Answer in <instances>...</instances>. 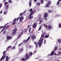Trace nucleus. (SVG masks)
Instances as JSON below:
<instances>
[{"mask_svg": "<svg viewBox=\"0 0 61 61\" xmlns=\"http://www.w3.org/2000/svg\"><path fill=\"white\" fill-rule=\"evenodd\" d=\"M6 25H7V24H6L5 25H4V26L3 28L1 30L0 33H2V32H3V31L5 29V30H6L8 28H9V27H10V26H9L8 25H7V26H6Z\"/></svg>", "mask_w": 61, "mask_h": 61, "instance_id": "1", "label": "nucleus"}, {"mask_svg": "<svg viewBox=\"0 0 61 61\" xmlns=\"http://www.w3.org/2000/svg\"><path fill=\"white\" fill-rule=\"evenodd\" d=\"M34 12H33L32 13H30V14L29 15V17L28 18L29 19H31L33 18V16L32 15H33V14H34Z\"/></svg>", "mask_w": 61, "mask_h": 61, "instance_id": "2", "label": "nucleus"}, {"mask_svg": "<svg viewBox=\"0 0 61 61\" xmlns=\"http://www.w3.org/2000/svg\"><path fill=\"white\" fill-rule=\"evenodd\" d=\"M25 57L26 60H28V58H30V57H29V55L27 54V53L25 54Z\"/></svg>", "mask_w": 61, "mask_h": 61, "instance_id": "3", "label": "nucleus"}, {"mask_svg": "<svg viewBox=\"0 0 61 61\" xmlns=\"http://www.w3.org/2000/svg\"><path fill=\"white\" fill-rule=\"evenodd\" d=\"M37 23H36V22H35L34 23L32 27L34 28H36V26H37Z\"/></svg>", "mask_w": 61, "mask_h": 61, "instance_id": "4", "label": "nucleus"}, {"mask_svg": "<svg viewBox=\"0 0 61 61\" xmlns=\"http://www.w3.org/2000/svg\"><path fill=\"white\" fill-rule=\"evenodd\" d=\"M6 56V54H4V55L3 56H2L1 58L0 61H2V60H3H3H4V58H5V57Z\"/></svg>", "mask_w": 61, "mask_h": 61, "instance_id": "5", "label": "nucleus"}, {"mask_svg": "<svg viewBox=\"0 0 61 61\" xmlns=\"http://www.w3.org/2000/svg\"><path fill=\"white\" fill-rule=\"evenodd\" d=\"M43 42H38L37 43L39 45V47H41V46H42V44Z\"/></svg>", "mask_w": 61, "mask_h": 61, "instance_id": "6", "label": "nucleus"}, {"mask_svg": "<svg viewBox=\"0 0 61 61\" xmlns=\"http://www.w3.org/2000/svg\"><path fill=\"white\" fill-rule=\"evenodd\" d=\"M29 39V38H28L26 40H24L23 42H22V44L23 43H25H25H26V42H27V41H28Z\"/></svg>", "mask_w": 61, "mask_h": 61, "instance_id": "7", "label": "nucleus"}, {"mask_svg": "<svg viewBox=\"0 0 61 61\" xmlns=\"http://www.w3.org/2000/svg\"><path fill=\"white\" fill-rule=\"evenodd\" d=\"M48 16V13L46 12L44 14V18H46V17H47Z\"/></svg>", "mask_w": 61, "mask_h": 61, "instance_id": "8", "label": "nucleus"}, {"mask_svg": "<svg viewBox=\"0 0 61 61\" xmlns=\"http://www.w3.org/2000/svg\"><path fill=\"white\" fill-rule=\"evenodd\" d=\"M24 19V17L21 16L20 18V23H21L23 21V20Z\"/></svg>", "mask_w": 61, "mask_h": 61, "instance_id": "9", "label": "nucleus"}, {"mask_svg": "<svg viewBox=\"0 0 61 61\" xmlns=\"http://www.w3.org/2000/svg\"><path fill=\"white\" fill-rule=\"evenodd\" d=\"M17 28H16L14 30H13V34H15V33H16V31H17Z\"/></svg>", "mask_w": 61, "mask_h": 61, "instance_id": "10", "label": "nucleus"}, {"mask_svg": "<svg viewBox=\"0 0 61 61\" xmlns=\"http://www.w3.org/2000/svg\"><path fill=\"white\" fill-rule=\"evenodd\" d=\"M29 11L31 12V13H33V12H34V14H35V12L36 11V10H34L33 11V10H32V9H30V10H29Z\"/></svg>", "mask_w": 61, "mask_h": 61, "instance_id": "11", "label": "nucleus"}, {"mask_svg": "<svg viewBox=\"0 0 61 61\" xmlns=\"http://www.w3.org/2000/svg\"><path fill=\"white\" fill-rule=\"evenodd\" d=\"M9 8V6L8 5L6 7H5V9L6 10V11H8V8Z\"/></svg>", "mask_w": 61, "mask_h": 61, "instance_id": "12", "label": "nucleus"}, {"mask_svg": "<svg viewBox=\"0 0 61 61\" xmlns=\"http://www.w3.org/2000/svg\"><path fill=\"white\" fill-rule=\"evenodd\" d=\"M54 53H55V51H52L50 55V56H53V55H54Z\"/></svg>", "mask_w": 61, "mask_h": 61, "instance_id": "13", "label": "nucleus"}, {"mask_svg": "<svg viewBox=\"0 0 61 61\" xmlns=\"http://www.w3.org/2000/svg\"><path fill=\"white\" fill-rule=\"evenodd\" d=\"M31 1H32V0H30V2L29 3V7H31V5H32Z\"/></svg>", "mask_w": 61, "mask_h": 61, "instance_id": "14", "label": "nucleus"}, {"mask_svg": "<svg viewBox=\"0 0 61 61\" xmlns=\"http://www.w3.org/2000/svg\"><path fill=\"white\" fill-rule=\"evenodd\" d=\"M24 50V49H23V48H21L20 50V51H19V53H22L23 51Z\"/></svg>", "mask_w": 61, "mask_h": 61, "instance_id": "15", "label": "nucleus"}, {"mask_svg": "<svg viewBox=\"0 0 61 61\" xmlns=\"http://www.w3.org/2000/svg\"><path fill=\"white\" fill-rule=\"evenodd\" d=\"M41 4V3H40V2H36V5H38V6H40Z\"/></svg>", "mask_w": 61, "mask_h": 61, "instance_id": "16", "label": "nucleus"}, {"mask_svg": "<svg viewBox=\"0 0 61 61\" xmlns=\"http://www.w3.org/2000/svg\"><path fill=\"white\" fill-rule=\"evenodd\" d=\"M36 36L35 35H33L31 37V38H36Z\"/></svg>", "mask_w": 61, "mask_h": 61, "instance_id": "17", "label": "nucleus"}, {"mask_svg": "<svg viewBox=\"0 0 61 61\" xmlns=\"http://www.w3.org/2000/svg\"><path fill=\"white\" fill-rule=\"evenodd\" d=\"M49 7V4L46 3V5L45 7Z\"/></svg>", "mask_w": 61, "mask_h": 61, "instance_id": "18", "label": "nucleus"}, {"mask_svg": "<svg viewBox=\"0 0 61 61\" xmlns=\"http://www.w3.org/2000/svg\"><path fill=\"white\" fill-rule=\"evenodd\" d=\"M43 0H40V2L41 4H44V1H43Z\"/></svg>", "mask_w": 61, "mask_h": 61, "instance_id": "19", "label": "nucleus"}, {"mask_svg": "<svg viewBox=\"0 0 61 61\" xmlns=\"http://www.w3.org/2000/svg\"><path fill=\"white\" fill-rule=\"evenodd\" d=\"M43 40H44V39H40L39 40V42H42V41H43Z\"/></svg>", "mask_w": 61, "mask_h": 61, "instance_id": "20", "label": "nucleus"}, {"mask_svg": "<svg viewBox=\"0 0 61 61\" xmlns=\"http://www.w3.org/2000/svg\"><path fill=\"white\" fill-rule=\"evenodd\" d=\"M48 12L49 13H52V10H49L48 11Z\"/></svg>", "mask_w": 61, "mask_h": 61, "instance_id": "21", "label": "nucleus"}, {"mask_svg": "<svg viewBox=\"0 0 61 61\" xmlns=\"http://www.w3.org/2000/svg\"><path fill=\"white\" fill-rule=\"evenodd\" d=\"M43 20H40L39 23V25H40L41 23H42L43 22Z\"/></svg>", "mask_w": 61, "mask_h": 61, "instance_id": "22", "label": "nucleus"}, {"mask_svg": "<svg viewBox=\"0 0 61 61\" xmlns=\"http://www.w3.org/2000/svg\"><path fill=\"white\" fill-rule=\"evenodd\" d=\"M21 61H25V58H21Z\"/></svg>", "mask_w": 61, "mask_h": 61, "instance_id": "23", "label": "nucleus"}, {"mask_svg": "<svg viewBox=\"0 0 61 61\" xmlns=\"http://www.w3.org/2000/svg\"><path fill=\"white\" fill-rule=\"evenodd\" d=\"M61 40L60 39H59L58 40V42L59 43H60L61 42Z\"/></svg>", "mask_w": 61, "mask_h": 61, "instance_id": "24", "label": "nucleus"}, {"mask_svg": "<svg viewBox=\"0 0 61 61\" xmlns=\"http://www.w3.org/2000/svg\"><path fill=\"white\" fill-rule=\"evenodd\" d=\"M44 37V35L43 34H42L41 35V36L40 37V38H43Z\"/></svg>", "mask_w": 61, "mask_h": 61, "instance_id": "25", "label": "nucleus"}, {"mask_svg": "<svg viewBox=\"0 0 61 61\" xmlns=\"http://www.w3.org/2000/svg\"><path fill=\"white\" fill-rule=\"evenodd\" d=\"M23 33H24V30H23L22 31H21V33H20V35L21 36H22V34H23Z\"/></svg>", "mask_w": 61, "mask_h": 61, "instance_id": "26", "label": "nucleus"}, {"mask_svg": "<svg viewBox=\"0 0 61 61\" xmlns=\"http://www.w3.org/2000/svg\"><path fill=\"white\" fill-rule=\"evenodd\" d=\"M47 3L48 4V5H50L51 4V2H50V1H48Z\"/></svg>", "mask_w": 61, "mask_h": 61, "instance_id": "27", "label": "nucleus"}, {"mask_svg": "<svg viewBox=\"0 0 61 61\" xmlns=\"http://www.w3.org/2000/svg\"><path fill=\"white\" fill-rule=\"evenodd\" d=\"M57 47H55V48H54V50L55 51H56V50H57Z\"/></svg>", "mask_w": 61, "mask_h": 61, "instance_id": "28", "label": "nucleus"}, {"mask_svg": "<svg viewBox=\"0 0 61 61\" xmlns=\"http://www.w3.org/2000/svg\"><path fill=\"white\" fill-rule=\"evenodd\" d=\"M40 18H38L37 19V21L38 22V21H40Z\"/></svg>", "mask_w": 61, "mask_h": 61, "instance_id": "29", "label": "nucleus"}, {"mask_svg": "<svg viewBox=\"0 0 61 61\" xmlns=\"http://www.w3.org/2000/svg\"><path fill=\"white\" fill-rule=\"evenodd\" d=\"M8 2L9 3H12V1L11 0H9L8 1Z\"/></svg>", "mask_w": 61, "mask_h": 61, "instance_id": "30", "label": "nucleus"}, {"mask_svg": "<svg viewBox=\"0 0 61 61\" xmlns=\"http://www.w3.org/2000/svg\"><path fill=\"white\" fill-rule=\"evenodd\" d=\"M32 55H33V53L31 52L29 54V55L30 56H32Z\"/></svg>", "mask_w": 61, "mask_h": 61, "instance_id": "31", "label": "nucleus"}, {"mask_svg": "<svg viewBox=\"0 0 61 61\" xmlns=\"http://www.w3.org/2000/svg\"><path fill=\"white\" fill-rule=\"evenodd\" d=\"M6 33V30H5L4 32L3 33V34L5 35V33Z\"/></svg>", "mask_w": 61, "mask_h": 61, "instance_id": "32", "label": "nucleus"}, {"mask_svg": "<svg viewBox=\"0 0 61 61\" xmlns=\"http://www.w3.org/2000/svg\"><path fill=\"white\" fill-rule=\"evenodd\" d=\"M16 48V47L15 46H14L12 48V49H13V50H14V49H15V48Z\"/></svg>", "mask_w": 61, "mask_h": 61, "instance_id": "33", "label": "nucleus"}, {"mask_svg": "<svg viewBox=\"0 0 61 61\" xmlns=\"http://www.w3.org/2000/svg\"><path fill=\"white\" fill-rule=\"evenodd\" d=\"M49 37V36L48 35H46L45 36V38H48Z\"/></svg>", "mask_w": 61, "mask_h": 61, "instance_id": "34", "label": "nucleus"}, {"mask_svg": "<svg viewBox=\"0 0 61 61\" xmlns=\"http://www.w3.org/2000/svg\"><path fill=\"white\" fill-rule=\"evenodd\" d=\"M21 36L20 35H19L17 37L18 38H20L21 37Z\"/></svg>", "mask_w": 61, "mask_h": 61, "instance_id": "35", "label": "nucleus"}, {"mask_svg": "<svg viewBox=\"0 0 61 61\" xmlns=\"http://www.w3.org/2000/svg\"><path fill=\"white\" fill-rule=\"evenodd\" d=\"M12 38V37H11L10 36H8L7 37V38Z\"/></svg>", "mask_w": 61, "mask_h": 61, "instance_id": "36", "label": "nucleus"}, {"mask_svg": "<svg viewBox=\"0 0 61 61\" xmlns=\"http://www.w3.org/2000/svg\"><path fill=\"white\" fill-rule=\"evenodd\" d=\"M28 29L25 28V29H24V31H25V30H26V31H27V32L28 30Z\"/></svg>", "mask_w": 61, "mask_h": 61, "instance_id": "37", "label": "nucleus"}, {"mask_svg": "<svg viewBox=\"0 0 61 61\" xmlns=\"http://www.w3.org/2000/svg\"><path fill=\"white\" fill-rule=\"evenodd\" d=\"M23 15V13H21L20 14V16H22Z\"/></svg>", "mask_w": 61, "mask_h": 61, "instance_id": "38", "label": "nucleus"}, {"mask_svg": "<svg viewBox=\"0 0 61 61\" xmlns=\"http://www.w3.org/2000/svg\"><path fill=\"white\" fill-rule=\"evenodd\" d=\"M11 47V46H8V47L7 48V49H9V48H10Z\"/></svg>", "mask_w": 61, "mask_h": 61, "instance_id": "39", "label": "nucleus"}, {"mask_svg": "<svg viewBox=\"0 0 61 61\" xmlns=\"http://www.w3.org/2000/svg\"><path fill=\"white\" fill-rule=\"evenodd\" d=\"M41 29V27L40 26V27L38 29V31H40V30Z\"/></svg>", "mask_w": 61, "mask_h": 61, "instance_id": "40", "label": "nucleus"}, {"mask_svg": "<svg viewBox=\"0 0 61 61\" xmlns=\"http://www.w3.org/2000/svg\"><path fill=\"white\" fill-rule=\"evenodd\" d=\"M61 54V52L60 51L58 53V55H60Z\"/></svg>", "mask_w": 61, "mask_h": 61, "instance_id": "41", "label": "nucleus"}, {"mask_svg": "<svg viewBox=\"0 0 61 61\" xmlns=\"http://www.w3.org/2000/svg\"><path fill=\"white\" fill-rule=\"evenodd\" d=\"M59 26L60 28H61V24H59Z\"/></svg>", "mask_w": 61, "mask_h": 61, "instance_id": "42", "label": "nucleus"}, {"mask_svg": "<svg viewBox=\"0 0 61 61\" xmlns=\"http://www.w3.org/2000/svg\"><path fill=\"white\" fill-rule=\"evenodd\" d=\"M16 23V22H14L12 24V25H15V24Z\"/></svg>", "mask_w": 61, "mask_h": 61, "instance_id": "43", "label": "nucleus"}, {"mask_svg": "<svg viewBox=\"0 0 61 61\" xmlns=\"http://www.w3.org/2000/svg\"><path fill=\"white\" fill-rule=\"evenodd\" d=\"M22 44H23V43H21L18 46H21V45H22Z\"/></svg>", "mask_w": 61, "mask_h": 61, "instance_id": "44", "label": "nucleus"}, {"mask_svg": "<svg viewBox=\"0 0 61 61\" xmlns=\"http://www.w3.org/2000/svg\"><path fill=\"white\" fill-rule=\"evenodd\" d=\"M4 15H5V14H6V11H5L4 12Z\"/></svg>", "mask_w": 61, "mask_h": 61, "instance_id": "45", "label": "nucleus"}, {"mask_svg": "<svg viewBox=\"0 0 61 61\" xmlns=\"http://www.w3.org/2000/svg\"><path fill=\"white\" fill-rule=\"evenodd\" d=\"M31 30V28H30L29 30V33H30V32Z\"/></svg>", "mask_w": 61, "mask_h": 61, "instance_id": "46", "label": "nucleus"}, {"mask_svg": "<svg viewBox=\"0 0 61 61\" xmlns=\"http://www.w3.org/2000/svg\"><path fill=\"white\" fill-rule=\"evenodd\" d=\"M16 20V18L13 21L14 22H15Z\"/></svg>", "mask_w": 61, "mask_h": 61, "instance_id": "47", "label": "nucleus"}, {"mask_svg": "<svg viewBox=\"0 0 61 61\" xmlns=\"http://www.w3.org/2000/svg\"><path fill=\"white\" fill-rule=\"evenodd\" d=\"M4 28V27H3L2 26H1L0 27V29L1 28Z\"/></svg>", "mask_w": 61, "mask_h": 61, "instance_id": "48", "label": "nucleus"}, {"mask_svg": "<svg viewBox=\"0 0 61 61\" xmlns=\"http://www.w3.org/2000/svg\"><path fill=\"white\" fill-rule=\"evenodd\" d=\"M6 51H5L3 53V55H5V52H6Z\"/></svg>", "mask_w": 61, "mask_h": 61, "instance_id": "49", "label": "nucleus"}, {"mask_svg": "<svg viewBox=\"0 0 61 61\" xmlns=\"http://www.w3.org/2000/svg\"><path fill=\"white\" fill-rule=\"evenodd\" d=\"M36 48H37L38 47V45L37 44H36Z\"/></svg>", "mask_w": 61, "mask_h": 61, "instance_id": "50", "label": "nucleus"}, {"mask_svg": "<svg viewBox=\"0 0 61 61\" xmlns=\"http://www.w3.org/2000/svg\"><path fill=\"white\" fill-rule=\"evenodd\" d=\"M20 18V17H19L17 18V21H18V19H19Z\"/></svg>", "mask_w": 61, "mask_h": 61, "instance_id": "51", "label": "nucleus"}, {"mask_svg": "<svg viewBox=\"0 0 61 61\" xmlns=\"http://www.w3.org/2000/svg\"><path fill=\"white\" fill-rule=\"evenodd\" d=\"M10 39H11V38H7L6 41H8L9 40H10Z\"/></svg>", "mask_w": 61, "mask_h": 61, "instance_id": "52", "label": "nucleus"}, {"mask_svg": "<svg viewBox=\"0 0 61 61\" xmlns=\"http://www.w3.org/2000/svg\"><path fill=\"white\" fill-rule=\"evenodd\" d=\"M46 40H45L44 41V44H46Z\"/></svg>", "mask_w": 61, "mask_h": 61, "instance_id": "53", "label": "nucleus"}, {"mask_svg": "<svg viewBox=\"0 0 61 61\" xmlns=\"http://www.w3.org/2000/svg\"><path fill=\"white\" fill-rule=\"evenodd\" d=\"M34 44H35L36 45L37 44V43H36V41H35L34 42Z\"/></svg>", "mask_w": 61, "mask_h": 61, "instance_id": "54", "label": "nucleus"}, {"mask_svg": "<svg viewBox=\"0 0 61 61\" xmlns=\"http://www.w3.org/2000/svg\"><path fill=\"white\" fill-rule=\"evenodd\" d=\"M51 28V26H49L48 27V29H50Z\"/></svg>", "mask_w": 61, "mask_h": 61, "instance_id": "55", "label": "nucleus"}, {"mask_svg": "<svg viewBox=\"0 0 61 61\" xmlns=\"http://www.w3.org/2000/svg\"><path fill=\"white\" fill-rule=\"evenodd\" d=\"M59 1H58L57 2V5H58L59 4Z\"/></svg>", "mask_w": 61, "mask_h": 61, "instance_id": "56", "label": "nucleus"}, {"mask_svg": "<svg viewBox=\"0 0 61 61\" xmlns=\"http://www.w3.org/2000/svg\"><path fill=\"white\" fill-rule=\"evenodd\" d=\"M36 51H34L33 52V53H36Z\"/></svg>", "mask_w": 61, "mask_h": 61, "instance_id": "57", "label": "nucleus"}, {"mask_svg": "<svg viewBox=\"0 0 61 61\" xmlns=\"http://www.w3.org/2000/svg\"><path fill=\"white\" fill-rule=\"evenodd\" d=\"M45 18V20L46 21L47 20V17Z\"/></svg>", "mask_w": 61, "mask_h": 61, "instance_id": "58", "label": "nucleus"}, {"mask_svg": "<svg viewBox=\"0 0 61 61\" xmlns=\"http://www.w3.org/2000/svg\"><path fill=\"white\" fill-rule=\"evenodd\" d=\"M2 12H3V10H1L0 12V14H2Z\"/></svg>", "mask_w": 61, "mask_h": 61, "instance_id": "59", "label": "nucleus"}, {"mask_svg": "<svg viewBox=\"0 0 61 61\" xmlns=\"http://www.w3.org/2000/svg\"><path fill=\"white\" fill-rule=\"evenodd\" d=\"M2 6V4H0V8H1V7H2V6Z\"/></svg>", "mask_w": 61, "mask_h": 61, "instance_id": "60", "label": "nucleus"}, {"mask_svg": "<svg viewBox=\"0 0 61 61\" xmlns=\"http://www.w3.org/2000/svg\"><path fill=\"white\" fill-rule=\"evenodd\" d=\"M25 31H24V33H26V32H27V31L26 30H25Z\"/></svg>", "mask_w": 61, "mask_h": 61, "instance_id": "61", "label": "nucleus"}, {"mask_svg": "<svg viewBox=\"0 0 61 61\" xmlns=\"http://www.w3.org/2000/svg\"><path fill=\"white\" fill-rule=\"evenodd\" d=\"M44 25L45 26H45H46V24H44Z\"/></svg>", "mask_w": 61, "mask_h": 61, "instance_id": "62", "label": "nucleus"}, {"mask_svg": "<svg viewBox=\"0 0 61 61\" xmlns=\"http://www.w3.org/2000/svg\"><path fill=\"white\" fill-rule=\"evenodd\" d=\"M30 27V25H28L27 27V28H28V27Z\"/></svg>", "mask_w": 61, "mask_h": 61, "instance_id": "63", "label": "nucleus"}, {"mask_svg": "<svg viewBox=\"0 0 61 61\" xmlns=\"http://www.w3.org/2000/svg\"><path fill=\"white\" fill-rule=\"evenodd\" d=\"M37 0H34V1L35 2H36V1H37Z\"/></svg>", "mask_w": 61, "mask_h": 61, "instance_id": "64", "label": "nucleus"}]
</instances>
